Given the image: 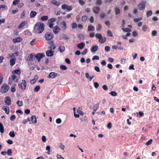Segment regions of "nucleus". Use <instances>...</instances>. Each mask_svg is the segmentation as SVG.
Segmentation results:
<instances>
[{
    "mask_svg": "<svg viewBox=\"0 0 159 159\" xmlns=\"http://www.w3.org/2000/svg\"><path fill=\"white\" fill-rule=\"evenodd\" d=\"M96 3L99 5L102 4V1L101 0H97L96 1Z\"/></svg>",
    "mask_w": 159,
    "mask_h": 159,
    "instance_id": "51",
    "label": "nucleus"
},
{
    "mask_svg": "<svg viewBox=\"0 0 159 159\" xmlns=\"http://www.w3.org/2000/svg\"><path fill=\"white\" fill-rule=\"evenodd\" d=\"M0 132L1 133H3L4 132V127L1 123L0 122Z\"/></svg>",
    "mask_w": 159,
    "mask_h": 159,
    "instance_id": "26",
    "label": "nucleus"
},
{
    "mask_svg": "<svg viewBox=\"0 0 159 159\" xmlns=\"http://www.w3.org/2000/svg\"><path fill=\"white\" fill-rule=\"evenodd\" d=\"M60 68L61 69L64 70H66L67 69L66 66L64 65H61L60 66Z\"/></svg>",
    "mask_w": 159,
    "mask_h": 159,
    "instance_id": "38",
    "label": "nucleus"
},
{
    "mask_svg": "<svg viewBox=\"0 0 159 159\" xmlns=\"http://www.w3.org/2000/svg\"><path fill=\"white\" fill-rule=\"evenodd\" d=\"M37 14V13L36 11H31L30 12V18H32L35 17L36 15Z\"/></svg>",
    "mask_w": 159,
    "mask_h": 159,
    "instance_id": "17",
    "label": "nucleus"
},
{
    "mask_svg": "<svg viewBox=\"0 0 159 159\" xmlns=\"http://www.w3.org/2000/svg\"><path fill=\"white\" fill-rule=\"evenodd\" d=\"M48 18V16H43L41 18V20L42 21H45L47 20Z\"/></svg>",
    "mask_w": 159,
    "mask_h": 159,
    "instance_id": "27",
    "label": "nucleus"
},
{
    "mask_svg": "<svg viewBox=\"0 0 159 159\" xmlns=\"http://www.w3.org/2000/svg\"><path fill=\"white\" fill-rule=\"evenodd\" d=\"M48 27L50 28H53V25H54L53 22L50 23L49 21H48Z\"/></svg>",
    "mask_w": 159,
    "mask_h": 159,
    "instance_id": "31",
    "label": "nucleus"
},
{
    "mask_svg": "<svg viewBox=\"0 0 159 159\" xmlns=\"http://www.w3.org/2000/svg\"><path fill=\"white\" fill-rule=\"evenodd\" d=\"M152 139H150L146 143V145H151L152 143Z\"/></svg>",
    "mask_w": 159,
    "mask_h": 159,
    "instance_id": "40",
    "label": "nucleus"
},
{
    "mask_svg": "<svg viewBox=\"0 0 159 159\" xmlns=\"http://www.w3.org/2000/svg\"><path fill=\"white\" fill-rule=\"evenodd\" d=\"M53 32L55 34H58L59 32L60 29L59 27L57 25L55 26L54 28L53 27Z\"/></svg>",
    "mask_w": 159,
    "mask_h": 159,
    "instance_id": "7",
    "label": "nucleus"
},
{
    "mask_svg": "<svg viewBox=\"0 0 159 159\" xmlns=\"http://www.w3.org/2000/svg\"><path fill=\"white\" fill-rule=\"evenodd\" d=\"M10 65L11 66H13L15 64V61L14 59H11L10 60Z\"/></svg>",
    "mask_w": 159,
    "mask_h": 159,
    "instance_id": "41",
    "label": "nucleus"
},
{
    "mask_svg": "<svg viewBox=\"0 0 159 159\" xmlns=\"http://www.w3.org/2000/svg\"><path fill=\"white\" fill-rule=\"evenodd\" d=\"M93 12L96 14H97L99 13L100 10V8L98 7H94L93 9Z\"/></svg>",
    "mask_w": 159,
    "mask_h": 159,
    "instance_id": "13",
    "label": "nucleus"
},
{
    "mask_svg": "<svg viewBox=\"0 0 159 159\" xmlns=\"http://www.w3.org/2000/svg\"><path fill=\"white\" fill-rule=\"evenodd\" d=\"M122 30L123 31L125 32H130L131 31V29L129 28H122Z\"/></svg>",
    "mask_w": 159,
    "mask_h": 159,
    "instance_id": "33",
    "label": "nucleus"
},
{
    "mask_svg": "<svg viewBox=\"0 0 159 159\" xmlns=\"http://www.w3.org/2000/svg\"><path fill=\"white\" fill-rule=\"evenodd\" d=\"M29 60L30 61H33V55L32 53L29 55Z\"/></svg>",
    "mask_w": 159,
    "mask_h": 159,
    "instance_id": "50",
    "label": "nucleus"
},
{
    "mask_svg": "<svg viewBox=\"0 0 159 159\" xmlns=\"http://www.w3.org/2000/svg\"><path fill=\"white\" fill-rule=\"evenodd\" d=\"M19 87L22 90H24L25 89L26 83L25 80H22V82L20 84H18Z\"/></svg>",
    "mask_w": 159,
    "mask_h": 159,
    "instance_id": "3",
    "label": "nucleus"
},
{
    "mask_svg": "<svg viewBox=\"0 0 159 159\" xmlns=\"http://www.w3.org/2000/svg\"><path fill=\"white\" fill-rule=\"evenodd\" d=\"M115 10L116 15H117L120 13V9L118 8L117 7L115 8Z\"/></svg>",
    "mask_w": 159,
    "mask_h": 159,
    "instance_id": "24",
    "label": "nucleus"
},
{
    "mask_svg": "<svg viewBox=\"0 0 159 159\" xmlns=\"http://www.w3.org/2000/svg\"><path fill=\"white\" fill-rule=\"evenodd\" d=\"M9 135L11 137L13 138L15 136V134L13 131H11L9 133Z\"/></svg>",
    "mask_w": 159,
    "mask_h": 159,
    "instance_id": "36",
    "label": "nucleus"
},
{
    "mask_svg": "<svg viewBox=\"0 0 159 159\" xmlns=\"http://www.w3.org/2000/svg\"><path fill=\"white\" fill-rule=\"evenodd\" d=\"M57 74L55 72H51L48 77L49 78H51L52 79L55 78L57 75Z\"/></svg>",
    "mask_w": 159,
    "mask_h": 159,
    "instance_id": "11",
    "label": "nucleus"
},
{
    "mask_svg": "<svg viewBox=\"0 0 159 159\" xmlns=\"http://www.w3.org/2000/svg\"><path fill=\"white\" fill-rule=\"evenodd\" d=\"M45 55L44 53H39L35 56V57L38 60V61L39 62L40 61L41 58L45 57Z\"/></svg>",
    "mask_w": 159,
    "mask_h": 159,
    "instance_id": "6",
    "label": "nucleus"
},
{
    "mask_svg": "<svg viewBox=\"0 0 159 159\" xmlns=\"http://www.w3.org/2000/svg\"><path fill=\"white\" fill-rule=\"evenodd\" d=\"M22 40V39L21 38L18 37L14 39H12L13 42L14 43L17 42H20Z\"/></svg>",
    "mask_w": 159,
    "mask_h": 159,
    "instance_id": "12",
    "label": "nucleus"
},
{
    "mask_svg": "<svg viewBox=\"0 0 159 159\" xmlns=\"http://www.w3.org/2000/svg\"><path fill=\"white\" fill-rule=\"evenodd\" d=\"M54 54V51L52 50H48L46 51V55L48 57H52Z\"/></svg>",
    "mask_w": 159,
    "mask_h": 159,
    "instance_id": "8",
    "label": "nucleus"
},
{
    "mask_svg": "<svg viewBox=\"0 0 159 159\" xmlns=\"http://www.w3.org/2000/svg\"><path fill=\"white\" fill-rule=\"evenodd\" d=\"M99 107V104L98 103H97L93 107V110L94 111H96L97 109H98Z\"/></svg>",
    "mask_w": 159,
    "mask_h": 159,
    "instance_id": "34",
    "label": "nucleus"
},
{
    "mask_svg": "<svg viewBox=\"0 0 159 159\" xmlns=\"http://www.w3.org/2000/svg\"><path fill=\"white\" fill-rule=\"evenodd\" d=\"M5 102L8 106L11 104V100L9 96H7L5 97Z\"/></svg>",
    "mask_w": 159,
    "mask_h": 159,
    "instance_id": "9",
    "label": "nucleus"
},
{
    "mask_svg": "<svg viewBox=\"0 0 159 159\" xmlns=\"http://www.w3.org/2000/svg\"><path fill=\"white\" fill-rule=\"evenodd\" d=\"M9 87L6 83H4L1 87V92L2 93H6L9 89Z\"/></svg>",
    "mask_w": 159,
    "mask_h": 159,
    "instance_id": "2",
    "label": "nucleus"
},
{
    "mask_svg": "<svg viewBox=\"0 0 159 159\" xmlns=\"http://www.w3.org/2000/svg\"><path fill=\"white\" fill-rule=\"evenodd\" d=\"M98 45H95L93 46L91 48V51L92 52H95L98 50Z\"/></svg>",
    "mask_w": 159,
    "mask_h": 159,
    "instance_id": "15",
    "label": "nucleus"
},
{
    "mask_svg": "<svg viewBox=\"0 0 159 159\" xmlns=\"http://www.w3.org/2000/svg\"><path fill=\"white\" fill-rule=\"evenodd\" d=\"M51 3L54 5H56L57 6H58L60 5V4L59 3H58L57 1L55 0H53L51 2Z\"/></svg>",
    "mask_w": 159,
    "mask_h": 159,
    "instance_id": "30",
    "label": "nucleus"
},
{
    "mask_svg": "<svg viewBox=\"0 0 159 159\" xmlns=\"http://www.w3.org/2000/svg\"><path fill=\"white\" fill-rule=\"evenodd\" d=\"M44 25L43 23H37L34 27L33 33L35 34L41 33L44 30Z\"/></svg>",
    "mask_w": 159,
    "mask_h": 159,
    "instance_id": "1",
    "label": "nucleus"
},
{
    "mask_svg": "<svg viewBox=\"0 0 159 159\" xmlns=\"http://www.w3.org/2000/svg\"><path fill=\"white\" fill-rule=\"evenodd\" d=\"M31 121L33 124H35L37 122L36 116H32L31 117Z\"/></svg>",
    "mask_w": 159,
    "mask_h": 159,
    "instance_id": "19",
    "label": "nucleus"
},
{
    "mask_svg": "<svg viewBox=\"0 0 159 159\" xmlns=\"http://www.w3.org/2000/svg\"><path fill=\"white\" fill-rule=\"evenodd\" d=\"M94 29L95 28L94 26L91 25L89 26L88 28V31H94Z\"/></svg>",
    "mask_w": 159,
    "mask_h": 159,
    "instance_id": "22",
    "label": "nucleus"
},
{
    "mask_svg": "<svg viewBox=\"0 0 159 159\" xmlns=\"http://www.w3.org/2000/svg\"><path fill=\"white\" fill-rule=\"evenodd\" d=\"M50 147L49 146H47L46 147V150L48 151V152H47V153L49 154H50L49 153V152H50Z\"/></svg>",
    "mask_w": 159,
    "mask_h": 159,
    "instance_id": "53",
    "label": "nucleus"
},
{
    "mask_svg": "<svg viewBox=\"0 0 159 159\" xmlns=\"http://www.w3.org/2000/svg\"><path fill=\"white\" fill-rule=\"evenodd\" d=\"M20 2V0H15L13 2L12 4L14 5H17Z\"/></svg>",
    "mask_w": 159,
    "mask_h": 159,
    "instance_id": "48",
    "label": "nucleus"
},
{
    "mask_svg": "<svg viewBox=\"0 0 159 159\" xmlns=\"http://www.w3.org/2000/svg\"><path fill=\"white\" fill-rule=\"evenodd\" d=\"M94 86L96 88H97L99 86V84L97 82L94 83Z\"/></svg>",
    "mask_w": 159,
    "mask_h": 159,
    "instance_id": "63",
    "label": "nucleus"
},
{
    "mask_svg": "<svg viewBox=\"0 0 159 159\" xmlns=\"http://www.w3.org/2000/svg\"><path fill=\"white\" fill-rule=\"evenodd\" d=\"M48 43H50L51 44V47H50L51 49H54L55 48L56 46L54 45L53 41H51L50 42H48Z\"/></svg>",
    "mask_w": 159,
    "mask_h": 159,
    "instance_id": "21",
    "label": "nucleus"
},
{
    "mask_svg": "<svg viewBox=\"0 0 159 159\" xmlns=\"http://www.w3.org/2000/svg\"><path fill=\"white\" fill-rule=\"evenodd\" d=\"M40 89V87L39 85H37L35 87L34 89V91L36 92H38Z\"/></svg>",
    "mask_w": 159,
    "mask_h": 159,
    "instance_id": "32",
    "label": "nucleus"
},
{
    "mask_svg": "<svg viewBox=\"0 0 159 159\" xmlns=\"http://www.w3.org/2000/svg\"><path fill=\"white\" fill-rule=\"evenodd\" d=\"M95 37L98 39H100L102 38V35L100 34H97L95 35Z\"/></svg>",
    "mask_w": 159,
    "mask_h": 159,
    "instance_id": "46",
    "label": "nucleus"
},
{
    "mask_svg": "<svg viewBox=\"0 0 159 159\" xmlns=\"http://www.w3.org/2000/svg\"><path fill=\"white\" fill-rule=\"evenodd\" d=\"M45 37L47 40H49L52 39L53 38V35L51 33L48 32L45 34Z\"/></svg>",
    "mask_w": 159,
    "mask_h": 159,
    "instance_id": "5",
    "label": "nucleus"
},
{
    "mask_svg": "<svg viewBox=\"0 0 159 159\" xmlns=\"http://www.w3.org/2000/svg\"><path fill=\"white\" fill-rule=\"evenodd\" d=\"M102 28V25L101 24H99L98 25V26L96 30L97 31H99Z\"/></svg>",
    "mask_w": 159,
    "mask_h": 159,
    "instance_id": "49",
    "label": "nucleus"
},
{
    "mask_svg": "<svg viewBox=\"0 0 159 159\" xmlns=\"http://www.w3.org/2000/svg\"><path fill=\"white\" fill-rule=\"evenodd\" d=\"M57 20V19L56 18H52L51 19H50L48 20V21H49L50 23L51 22H55Z\"/></svg>",
    "mask_w": 159,
    "mask_h": 159,
    "instance_id": "39",
    "label": "nucleus"
},
{
    "mask_svg": "<svg viewBox=\"0 0 159 159\" xmlns=\"http://www.w3.org/2000/svg\"><path fill=\"white\" fill-rule=\"evenodd\" d=\"M6 154H7L8 156H11L12 153V151L11 149H9L7 150V151L6 152Z\"/></svg>",
    "mask_w": 159,
    "mask_h": 159,
    "instance_id": "29",
    "label": "nucleus"
},
{
    "mask_svg": "<svg viewBox=\"0 0 159 159\" xmlns=\"http://www.w3.org/2000/svg\"><path fill=\"white\" fill-rule=\"evenodd\" d=\"M59 39H65L66 40H67L69 39V37L66 34H62L60 35Z\"/></svg>",
    "mask_w": 159,
    "mask_h": 159,
    "instance_id": "10",
    "label": "nucleus"
},
{
    "mask_svg": "<svg viewBox=\"0 0 159 159\" xmlns=\"http://www.w3.org/2000/svg\"><path fill=\"white\" fill-rule=\"evenodd\" d=\"M68 7V5L66 4H64L62 5L61 7L63 10H65L66 9L67 7Z\"/></svg>",
    "mask_w": 159,
    "mask_h": 159,
    "instance_id": "54",
    "label": "nucleus"
},
{
    "mask_svg": "<svg viewBox=\"0 0 159 159\" xmlns=\"http://www.w3.org/2000/svg\"><path fill=\"white\" fill-rule=\"evenodd\" d=\"M57 158L58 159H64L61 155H57Z\"/></svg>",
    "mask_w": 159,
    "mask_h": 159,
    "instance_id": "64",
    "label": "nucleus"
},
{
    "mask_svg": "<svg viewBox=\"0 0 159 159\" xmlns=\"http://www.w3.org/2000/svg\"><path fill=\"white\" fill-rule=\"evenodd\" d=\"M59 49L60 52L61 53L65 51V48L64 46H61L59 47Z\"/></svg>",
    "mask_w": 159,
    "mask_h": 159,
    "instance_id": "20",
    "label": "nucleus"
},
{
    "mask_svg": "<svg viewBox=\"0 0 159 159\" xmlns=\"http://www.w3.org/2000/svg\"><path fill=\"white\" fill-rule=\"evenodd\" d=\"M16 104L19 107H21L23 105V102L22 101H18L16 102Z\"/></svg>",
    "mask_w": 159,
    "mask_h": 159,
    "instance_id": "35",
    "label": "nucleus"
},
{
    "mask_svg": "<svg viewBox=\"0 0 159 159\" xmlns=\"http://www.w3.org/2000/svg\"><path fill=\"white\" fill-rule=\"evenodd\" d=\"M26 23V22L25 21L22 22L19 25V28H23L24 26L25 25V24Z\"/></svg>",
    "mask_w": 159,
    "mask_h": 159,
    "instance_id": "23",
    "label": "nucleus"
},
{
    "mask_svg": "<svg viewBox=\"0 0 159 159\" xmlns=\"http://www.w3.org/2000/svg\"><path fill=\"white\" fill-rule=\"evenodd\" d=\"M142 19V17L140 18H135L134 19V21L135 22H139Z\"/></svg>",
    "mask_w": 159,
    "mask_h": 159,
    "instance_id": "45",
    "label": "nucleus"
},
{
    "mask_svg": "<svg viewBox=\"0 0 159 159\" xmlns=\"http://www.w3.org/2000/svg\"><path fill=\"white\" fill-rule=\"evenodd\" d=\"M106 38L105 37H102L99 40V41L101 43H103L106 41Z\"/></svg>",
    "mask_w": 159,
    "mask_h": 159,
    "instance_id": "25",
    "label": "nucleus"
},
{
    "mask_svg": "<svg viewBox=\"0 0 159 159\" xmlns=\"http://www.w3.org/2000/svg\"><path fill=\"white\" fill-rule=\"evenodd\" d=\"M2 109L4 110L6 114H8L9 112V109H8V111H7V108L6 107H3Z\"/></svg>",
    "mask_w": 159,
    "mask_h": 159,
    "instance_id": "47",
    "label": "nucleus"
},
{
    "mask_svg": "<svg viewBox=\"0 0 159 159\" xmlns=\"http://www.w3.org/2000/svg\"><path fill=\"white\" fill-rule=\"evenodd\" d=\"M87 19V17L86 16H83L81 18L83 22L86 21Z\"/></svg>",
    "mask_w": 159,
    "mask_h": 159,
    "instance_id": "43",
    "label": "nucleus"
},
{
    "mask_svg": "<svg viewBox=\"0 0 159 159\" xmlns=\"http://www.w3.org/2000/svg\"><path fill=\"white\" fill-rule=\"evenodd\" d=\"M61 121L60 118H57L56 120V122L57 124H60L61 123Z\"/></svg>",
    "mask_w": 159,
    "mask_h": 159,
    "instance_id": "61",
    "label": "nucleus"
},
{
    "mask_svg": "<svg viewBox=\"0 0 159 159\" xmlns=\"http://www.w3.org/2000/svg\"><path fill=\"white\" fill-rule=\"evenodd\" d=\"M87 51H88V49L87 48H85L84 50V51H83L81 54L83 55H84L85 54H86V53H87Z\"/></svg>",
    "mask_w": 159,
    "mask_h": 159,
    "instance_id": "56",
    "label": "nucleus"
},
{
    "mask_svg": "<svg viewBox=\"0 0 159 159\" xmlns=\"http://www.w3.org/2000/svg\"><path fill=\"white\" fill-rule=\"evenodd\" d=\"M16 118V116L15 115H11L10 118V120H14Z\"/></svg>",
    "mask_w": 159,
    "mask_h": 159,
    "instance_id": "52",
    "label": "nucleus"
},
{
    "mask_svg": "<svg viewBox=\"0 0 159 159\" xmlns=\"http://www.w3.org/2000/svg\"><path fill=\"white\" fill-rule=\"evenodd\" d=\"M157 32L156 30H153L152 31V34L153 36H156L157 34Z\"/></svg>",
    "mask_w": 159,
    "mask_h": 159,
    "instance_id": "58",
    "label": "nucleus"
},
{
    "mask_svg": "<svg viewBox=\"0 0 159 159\" xmlns=\"http://www.w3.org/2000/svg\"><path fill=\"white\" fill-rule=\"evenodd\" d=\"M61 25L62 26H61V28L63 30H65L66 28V22L65 21H63L61 23Z\"/></svg>",
    "mask_w": 159,
    "mask_h": 159,
    "instance_id": "16",
    "label": "nucleus"
},
{
    "mask_svg": "<svg viewBox=\"0 0 159 159\" xmlns=\"http://www.w3.org/2000/svg\"><path fill=\"white\" fill-rule=\"evenodd\" d=\"M138 35V33L136 31H133L132 32V35L134 37H136Z\"/></svg>",
    "mask_w": 159,
    "mask_h": 159,
    "instance_id": "55",
    "label": "nucleus"
},
{
    "mask_svg": "<svg viewBox=\"0 0 159 159\" xmlns=\"http://www.w3.org/2000/svg\"><path fill=\"white\" fill-rule=\"evenodd\" d=\"M6 142L9 144H12L13 143L12 141L10 139H8L6 141Z\"/></svg>",
    "mask_w": 159,
    "mask_h": 159,
    "instance_id": "60",
    "label": "nucleus"
},
{
    "mask_svg": "<svg viewBox=\"0 0 159 159\" xmlns=\"http://www.w3.org/2000/svg\"><path fill=\"white\" fill-rule=\"evenodd\" d=\"M145 1H143L138 4V6L139 10L141 11L144 10L145 7Z\"/></svg>",
    "mask_w": 159,
    "mask_h": 159,
    "instance_id": "4",
    "label": "nucleus"
},
{
    "mask_svg": "<svg viewBox=\"0 0 159 159\" xmlns=\"http://www.w3.org/2000/svg\"><path fill=\"white\" fill-rule=\"evenodd\" d=\"M12 73L13 74H17L18 75H20L21 73V72L20 70L16 69L12 71Z\"/></svg>",
    "mask_w": 159,
    "mask_h": 159,
    "instance_id": "18",
    "label": "nucleus"
},
{
    "mask_svg": "<svg viewBox=\"0 0 159 159\" xmlns=\"http://www.w3.org/2000/svg\"><path fill=\"white\" fill-rule=\"evenodd\" d=\"M59 146L61 149L63 150H64L65 147V146L62 143L60 144Z\"/></svg>",
    "mask_w": 159,
    "mask_h": 159,
    "instance_id": "62",
    "label": "nucleus"
},
{
    "mask_svg": "<svg viewBox=\"0 0 159 159\" xmlns=\"http://www.w3.org/2000/svg\"><path fill=\"white\" fill-rule=\"evenodd\" d=\"M79 3L81 5L84 4L85 2L82 0H78Z\"/></svg>",
    "mask_w": 159,
    "mask_h": 159,
    "instance_id": "57",
    "label": "nucleus"
},
{
    "mask_svg": "<svg viewBox=\"0 0 159 159\" xmlns=\"http://www.w3.org/2000/svg\"><path fill=\"white\" fill-rule=\"evenodd\" d=\"M152 11L151 10L148 11L146 13V16L147 17H149V16H152Z\"/></svg>",
    "mask_w": 159,
    "mask_h": 159,
    "instance_id": "28",
    "label": "nucleus"
},
{
    "mask_svg": "<svg viewBox=\"0 0 159 159\" xmlns=\"http://www.w3.org/2000/svg\"><path fill=\"white\" fill-rule=\"evenodd\" d=\"M85 46V43L84 42H81L77 45V47L80 49H82L84 48Z\"/></svg>",
    "mask_w": 159,
    "mask_h": 159,
    "instance_id": "14",
    "label": "nucleus"
},
{
    "mask_svg": "<svg viewBox=\"0 0 159 159\" xmlns=\"http://www.w3.org/2000/svg\"><path fill=\"white\" fill-rule=\"evenodd\" d=\"M77 27V25L75 22H73L72 24V28L73 29H75Z\"/></svg>",
    "mask_w": 159,
    "mask_h": 159,
    "instance_id": "44",
    "label": "nucleus"
},
{
    "mask_svg": "<svg viewBox=\"0 0 159 159\" xmlns=\"http://www.w3.org/2000/svg\"><path fill=\"white\" fill-rule=\"evenodd\" d=\"M99 59V57L98 56H94L92 58L93 60H98Z\"/></svg>",
    "mask_w": 159,
    "mask_h": 159,
    "instance_id": "59",
    "label": "nucleus"
},
{
    "mask_svg": "<svg viewBox=\"0 0 159 159\" xmlns=\"http://www.w3.org/2000/svg\"><path fill=\"white\" fill-rule=\"evenodd\" d=\"M11 78L12 80H14L15 82H16L17 81V79H16V75L14 74L12 75Z\"/></svg>",
    "mask_w": 159,
    "mask_h": 159,
    "instance_id": "37",
    "label": "nucleus"
},
{
    "mask_svg": "<svg viewBox=\"0 0 159 159\" xmlns=\"http://www.w3.org/2000/svg\"><path fill=\"white\" fill-rule=\"evenodd\" d=\"M110 94L113 96H116L117 95V93L114 91H111V92L110 93Z\"/></svg>",
    "mask_w": 159,
    "mask_h": 159,
    "instance_id": "42",
    "label": "nucleus"
}]
</instances>
